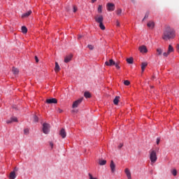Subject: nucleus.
I'll use <instances>...</instances> for the list:
<instances>
[{
	"instance_id": "f257e3e1",
	"label": "nucleus",
	"mask_w": 179,
	"mask_h": 179,
	"mask_svg": "<svg viewBox=\"0 0 179 179\" xmlns=\"http://www.w3.org/2000/svg\"><path fill=\"white\" fill-rule=\"evenodd\" d=\"M174 37H176V31L169 26H166L163 31L162 40L169 41V40H173Z\"/></svg>"
},
{
	"instance_id": "f03ea898",
	"label": "nucleus",
	"mask_w": 179,
	"mask_h": 179,
	"mask_svg": "<svg viewBox=\"0 0 179 179\" xmlns=\"http://www.w3.org/2000/svg\"><path fill=\"white\" fill-rule=\"evenodd\" d=\"M150 160L151 164L153 166L156 162H157V155L156 154V150H150Z\"/></svg>"
},
{
	"instance_id": "7ed1b4c3",
	"label": "nucleus",
	"mask_w": 179,
	"mask_h": 179,
	"mask_svg": "<svg viewBox=\"0 0 179 179\" xmlns=\"http://www.w3.org/2000/svg\"><path fill=\"white\" fill-rule=\"evenodd\" d=\"M50 128H51V126L48 123H43V134H48L50 132Z\"/></svg>"
},
{
	"instance_id": "20e7f679",
	"label": "nucleus",
	"mask_w": 179,
	"mask_h": 179,
	"mask_svg": "<svg viewBox=\"0 0 179 179\" xmlns=\"http://www.w3.org/2000/svg\"><path fill=\"white\" fill-rule=\"evenodd\" d=\"M83 101V98H80V99L75 101L73 103L72 108H77V107L79 106V105L80 104V103H82Z\"/></svg>"
},
{
	"instance_id": "39448f33",
	"label": "nucleus",
	"mask_w": 179,
	"mask_h": 179,
	"mask_svg": "<svg viewBox=\"0 0 179 179\" xmlns=\"http://www.w3.org/2000/svg\"><path fill=\"white\" fill-rule=\"evenodd\" d=\"M106 6L108 12H113L115 9V5H114L113 3H108Z\"/></svg>"
},
{
	"instance_id": "423d86ee",
	"label": "nucleus",
	"mask_w": 179,
	"mask_h": 179,
	"mask_svg": "<svg viewBox=\"0 0 179 179\" xmlns=\"http://www.w3.org/2000/svg\"><path fill=\"white\" fill-rule=\"evenodd\" d=\"M45 103H47V104H57V103H58V100H57L55 98H51L46 99Z\"/></svg>"
},
{
	"instance_id": "0eeeda50",
	"label": "nucleus",
	"mask_w": 179,
	"mask_h": 179,
	"mask_svg": "<svg viewBox=\"0 0 179 179\" xmlns=\"http://www.w3.org/2000/svg\"><path fill=\"white\" fill-rule=\"evenodd\" d=\"M94 20L96 23H103L104 18L103 17V15H96L94 17Z\"/></svg>"
},
{
	"instance_id": "6e6552de",
	"label": "nucleus",
	"mask_w": 179,
	"mask_h": 179,
	"mask_svg": "<svg viewBox=\"0 0 179 179\" xmlns=\"http://www.w3.org/2000/svg\"><path fill=\"white\" fill-rule=\"evenodd\" d=\"M114 64H115V62L113 60V59L105 62V65H106V66H114Z\"/></svg>"
},
{
	"instance_id": "1a4fd4ad",
	"label": "nucleus",
	"mask_w": 179,
	"mask_h": 179,
	"mask_svg": "<svg viewBox=\"0 0 179 179\" xmlns=\"http://www.w3.org/2000/svg\"><path fill=\"white\" fill-rule=\"evenodd\" d=\"M138 50L142 54H146L148 52V48L145 45L140 46Z\"/></svg>"
},
{
	"instance_id": "9d476101",
	"label": "nucleus",
	"mask_w": 179,
	"mask_h": 179,
	"mask_svg": "<svg viewBox=\"0 0 179 179\" xmlns=\"http://www.w3.org/2000/svg\"><path fill=\"white\" fill-rule=\"evenodd\" d=\"M59 135L63 139H64V138H66V131H65V129H62L60 130Z\"/></svg>"
},
{
	"instance_id": "9b49d317",
	"label": "nucleus",
	"mask_w": 179,
	"mask_h": 179,
	"mask_svg": "<svg viewBox=\"0 0 179 179\" xmlns=\"http://www.w3.org/2000/svg\"><path fill=\"white\" fill-rule=\"evenodd\" d=\"M110 167L111 173H115V164L114 163V161L112 160L110 162Z\"/></svg>"
},
{
	"instance_id": "f8f14e48",
	"label": "nucleus",
	"mask_w": 179,
	"mask_h": 179,
	"mask_svg": "<svg viewBox=\"0 0 179 179\" xmlns=\"http://www.w3.org/2000/svg\"><path fill=\"white\" fill-rule=\"evenodd\" d=\"M72 57H73L72 55H69L68 56H66L65 58H64V62L66 64H68V62H71V59H72Z\"/></svg>"
},
{
	"instance_id": "ddd939ff",
	"label": "nucleus",
	"mask_w": 179,
	"mask_h": 179,
	"mask_svg": "<svg viewBox=\"0 0 179 179\" xmlns=\"http://www.w3.org/2000/svg\"><path fill=\"white\" fill-rule=\"evenodd\" d=\"M7 124H12V122H17V117H13L10 120L6 121Z\"/></svg>"
},
{
	"instance_id": "4468645a",
	"label": "nucleus",
	"mask_w": 179,
	"mask_h": 179,
	"mask_svg": "<svg viewBox=\"0 0 179 179\" xmlns=\"http://www.w3.org/2000/svg\"><path fill=\"white\" fill-rule=\"evenodd\" d=\"M124 173H125L127 178H132L131 176V171H129V169L128 168L125 169Z\"/></svg>"
},
{
	"instance_id": "2eb2a0df",
	"label": "nucleus",
	"mask_w": 179,
	"mask_h": 179,
	"mask_svg": "<svg viewBox=\"0 0 179 179\" xmlns=\"http://www.w3.org/2000/svg\"><path fill=\"white\" fill-rule=\"evenodd\" d=\"M61 71V68L59 67V64H58V62H55V71L57 73Z\"/></svg>"
},
{
	"instance_id": "dca6fc26",
	"label": "nucleus",
	"mask_w": 179,
	"mask_h": 179,
	"mask_svg": "<svg viewBox=\"0 0 179 179\" xmlns=\"http://www.w3.org/2000/svg\"><path fill=\"white\" fill-rule=\"evenodd\" d=\"M31 15V10H29L27 13H24L22 15V17H29Z\"/></svg>"
},
{
	"instance_id": "f3484780",
	"label": "nucleus",
	"mask_w": 179,
	"mask_h": 179,
	"mask_svg": "<svg viewBox=\"0 0 179 179\" xmlns=\"http://www.w3.org/2000/svg\"><path fill=\"white\" fill-rule=\"evenodd\" d=\"M148 27H149L150 29H153V27H155V22L153 21H150L148 24H147Z\"/></svg>"
},
{
	"instance_id": "a211bd4d",
	"label": "nucleus",
	"mask_w": 179,
	"mask_h": 179,
	"mask_svg": "<svg viewBox=\"0 0 179 179\" xmlns=\"http://www.w3.org/2000/svg\"><path fill=\"white\" fill-rule=\"evenodd\" d=\"M9 178L10 179H15V178H16V173L15 171L10 172V175H9Z\"/></svg>"
},
{
	"instance_id": "6ab92c4d",
	"label": "nucleus",
	"mask_w": 179,
	"mask_h": 179,
	"mask_svg": "<svg viewBox=\"0 0 179 179\" xmlns=\"http://www.w3.org/2000/svg\"><path fill=\"white\" fill-rule=\"evenodd\" d=\"M119 102H120V96H115V98L114 99L113 103H114V104H115V106H117Z\"/></svg>"
},
{
	"instance_id": "aec40b11",
	"label": "nucleus",
	"mask_w": 179,
	"mask_h": 179,
	"mask_svg": "<svg viewBox=\"0 0 179 179\" xmlns=\"http://www.w3.org/2000/svg\"><path fill=\"white\" fill-rule=\"evenodd\" d=\"M169 54H171V52H174V48H173V45H169L168 48V51Z\"/></svg>"
},
{
	"instance_id": "412c9836",
	"label": "nucleus",
	"mask_w": 179,
	"mask_h": 179,
	"mask_svg": "<svg viewBox=\"0 0 179 179\" xmlns=\"http://www.w3.org/2000/svg\"><path fill=\"white\" fill-rule=\"evenodd\" d=\"M148 66V63L147 62H143L141 64V70H142V72H144L145 71V69Z\"/></svg>"
},
{
	"instance_id": "4be33fe9",
	"label": "nucleus",
	"mask_w": 179,
	"mask_h": 179,
	"mask_svg": "<svg viewBox=\"0 0 179 179\" xmlns=\"http://www.w3.org/2000/svg\"><path fill=\"white\" fill-rule=\"evenodd\" d=\"M163 54V49L159 48L157 49V55L159 57V55H162Z\"/></svg>"
},
{
	"instance_id": "5701e85b",
	"label": "nucleus",
	"mask_w": 179,
	"mask_h": 179,
	"mask_svg": "<svg viewBox=\"0 0 179 179\" xmlns=\"http://www.w3.org/2000/svg\"><path fill=\"white\" fill-rule=\"evenodd\" d=\"M107 164V161L106 160H104V159H99V164L100 166H105V164Z\"/></svg>"
},
{
	"instance_id": "b1692460",
	"label": "nucleus",
	"mask_w": 179,
	"mask_h": 179,
	"mask_svg": "<svg viewBox=\"0 0 179 179\" xmlns=\"http://www.w3.org/2000/svg\"><path fill=\"white\" fill-rule=\"evenodd\" d=\"M84 96L86 99H90L92 97V94H90V92H85Z\"/></svg>"
},
{
	"instance_id": "393cba45",
	"label": "nucleus",
	"mask_w": 179,
	"mask_h": 179,
	"mask_svg": "<svg viewBox=\"0 0 179 179\" xmlns=\"http://www.w3.org/2000/svg\"><path fill=\"white\" fill-rule=\"evenodd\" d=\"M12 72H13V75H17L19 73V69L13 67L12 69Z\"/></svg>"
},
{
	"instance_id": "a878e982",
	"label": "nucleus",
	"mask_w": 179,
	"mask_h": 179,
	"mask_svg": "<svg viewBox=\"0 0 179 179\" xmlns=\"http://www.w3.org/2000/svg\"><path fill=\"white\" fill-rule=\"evenodd\" d=\"M149 15H150V12L147 11L145 14V16L142 20V22H144L145 19H148V17H149Z\"/></svg>"
},
{
	"instance_id": "bb28decb",
	"label": "nucleus",
	"mask_w": 179,
	"mask_h": 179,
	"mask_svg": "<svg viewBox=\"0 0 179 179\" xmlns=\"http://www.w3.org/2000/svg\"><path fill=\"white\" fill-rule=\"evenodd\" d=\"M21 30L24 34H26V33H27V28L24 26L22 27Z\"/></svg>"
},
{
	"instance_id": "cd10ccee",
	"label": "nucleus",
	"mask_w": 179,
	"mask_h": 179,
	"mask_svg": "<svg viewBox=\"0 0 179 179\" xmlns=\"http://www.w3.org/2000/svg\"><path fill=\"white\" fill-rule=\"evenodd\" d=\"M127 64H134V58L130 57L127 59Z\"/></svg>"
},
{
	"instance_id": "c85d7f7f",
	"label": "nucleus",
	"mask_w": 179,
	"mask_h": 179,
	"mask_svg": "<svg viewBox=\"0 0 179 179\" xmlns=\"http://www.w3.org/2000/svg\"><path fill=\"white\" fill-rule=\"evenodd\" d=\"M99 27H100L101 30H106V27L104 26L103 22L99 23Z\"/></svg>"
},
{
	"instance_id": "c756f323",
	"label": "nucleus",
	"mask_w": 179,
	"mask_h": 179,
	"mask_svg": "<svg viewBox=\"0 0 179 179\" xmlns=\"http://www.w3.org/2000/svg\"><path fill=\"white\" fill-rule=\"evenodd\" d=\"M124 85H125V86H129V85H131V83L129 82V80H126L124 81Z\"/></svg>"
},
{
	"instance_id": "7c9ffc66",
	"label": "nucleus",
	"mask_w": 179,
	"mask_h": 179,
	"mask_svg": "<svg viewBox=\"0 0 179 179\" xmlns=\"http://www.w3.org/2000/svg\"><path fill=\"white\" fill-rule=\"evenodd\" d=\"M114 65H115L116 69H120V63L115 62V64H114Z\"/></svg>"
},
{
	"instance_id": "2f4dec72",
	"label": "nucleus",
	"mask_w": 179,
	"mask_h": 179,
	"mask_svg": "<svg viewBox=\"0 0 179 179\" xmlns=\"http://www.w3.org/2000/svg\"><path fill=\"white\" fill-rule=\"evenodd\" d=\"M169 55H170V53L169 52H165L163 53V56L165 57H167Z\"/></svg>"
},
{
	"instance_id": "473e14b6",
	"label": "nucleus",
	"mask_w": 179,
	"mask_h": 179,
	"mask_svg": "<svg viewBox=\"0 0 179 179\" xmlns=\"http://www.w3.org/2000/svg\"><path fill=\"white\" fill-rule=\"evenodd\" d=\"M172 174H173V176H174V177H176V176H177V170L176 169H173L172 171Z\"/></svg>"
},
{
	"instance_id": "72a5a7b5",
	"label": "nucleus",
	"mask_w": 179,
	"mask_h": 179,
	"mask_svg": "<svg viewBox=\"0 0 179 179\" xmlns=\"http://www.w3.org/2000/svg\"><path fill=\"white\" fill-rule=\"evenodd\" d=\"M102 6H99V7H98V13H101V12H102Z\"/></svg>"
},
{
	"instance_id": "f704fd0d",
	"label": "nucleus",
	"mask_w": 179,
	"mask_h": 179,
	"mask_svg": "<svg viewBox=\"0 0 179 179\" xmlns=\"http://www.w3.org/2000/svg\"><path fill=\"white\" fill-rule=\"evenodd\" d=\"M122 13V10L121 8L117 9V15H121Z\"/></svg>"
},
{
	"instance_id": "c9c22d12",
	"label": "nucleus",
	"mask_w": 179,
	"mask_h": 179,
	"mask_svg": "<svg viewBox=\"0 0 179 179\" xmlns=\"http://www.w3.org/2000/svg\"><path fill=\"white\" fill-rule=\"evenodd\" d=\"M87 48H89V50H94V46L92 45H88Z\"/></svg>"
},
{
	"instance_id": "e433bc0d",
	"label": "nucleus",
	"mask_w": 179,
	"mask_h": 179,
	"mask_svg": "<svg viewBox=\"0 0 179 179\" xmlns=\"http://www.w3.org/2000/svg\"><path fill=\"white\" fill-rule=\"evenodd\" d=\"M24 135H29V129H25L24 130Z\"/></svg>"
},
{
	"instance_id": "4c0bfd02",
	"label": "nucleus",
	"mask_w": 179,
	"mask_h": 179,
	"mask_svg": "<svg viewBox=\"0 0 179 179\" xmlns=\"http://www.w3.org/2000/svg\"><path fill=\"white\" fill-rule=\"evenodd\" d=\"M57 111L59 114H61V113H64V110L59 108H57Z\"/></svg>"
},
{
	"instance_id": "58836bf2",
	"label": "nucleus",
	"mask_w": 179,
	"mask_h": 179,
	"mask_svg": "<svg viewBox=\"0 0 179 179\" xmlns=\"http://www.w3.org/2000/svg\"><path fill=\"white\" fill-rule=\"evenodd\" d=\"M34 122H38V117L37 116H34Z\"/></svg>"
},
{
	"instance_id": "ea45409f",
	"label": "nucleus",
	"mask_w": 179,
	"mask_h": 179,
	"mask_svg": "<svg viewBox=\"0 0 179 179\" xmlns=\"http://www.w3.org/2000/svg\"><path fill=\"white\" fill-rule=\"evenodd\" d=\"M116 26H117V27H120V21L116 20Z\"/></svg>"
},
{
	"instance_id": "a19ab883",
	"label": "nucleus",
	"mask_w": 179,
	"mask_h": 179,
	"mask_svg": "<svg viewBox=\"0 0 179 179\" xmlns=\"http://www.w3.org/2000/svg\"><path fill=\"white\" fill-rule=\"evenodd\" d=\"M90 179H97V178H93V176H92L90 173H89Z\"/></svg>"
},
{
	"instance_id": "79ce46f5",
	"label": "nucleus",
	"mask_w": 179,
	"mask_h": 179,
	"mask_svg": "<svg viewBox=\"0 0 179 179\" xmlns=\"http://www.w3.org/2000/svg\"><path fill=\"white\" fill-rule=\"evenodd\" d=\"M157 145H159L160 143V138H157Z\"/></svg>"
},
{
	"instance_id": "37998d69",
	"label": "nucleus",
	"mask_w": 179,
	"mask_h": 179,
	"mask_svg": "<svg viewBox=\"0 0 179 179\" xmlns=\"http://www.w3.org/2000/svg\"><path fill=\"white\" fill-rule=\"evenodd\" d=\"M35 60H36V63L38 64V57H37V56H35Z\"/></svg>"
},
{
	"instance_id": "c03bdc74",
	"label": "nucleus",
	"mask_w": 179,
	"mask_h": 179,
	"mask_svg": "<svg viewBox=\"0 0 179 179\" xmlns=\"http://www.w3.org/2000/svg\"><path fill=\"white\" fill-rule=\"evenodd\" d=\"M78 10V8L76 6H73V12L74 13Z\"/></svg>"
},
{
	"instance_id": "a18cd8bd",
	"label": "nucleus",
	"mask_w": 179,
	"mask_h": 179,
	"mask_svg": "<svg viewBox=\"0 0 179 179\" xmlns=\"http://www.w3.org/2000/svg\"><path fill=\"white\" fill-rule=\"evenodd\" d=\"M176 50H177L178 52H179V45L178 44L176 45Z\"/></svg>"
},
{
	"instance_id": "49530a36",
	"label": "nucleus",
	"mask_w": 179,
	"mask_h": 179,
	"mask_svg": "<svg viewBox=\"0 0 179 179\" xmlns=\"http://www.w3.org/2000/svg\"><path fill=\"white\" fill-rule=\"evenodd\" d=\"M122 146H124L123 144H120L119 146H118V148H119V149H121V148H122Z\"/></svg>"
},
{
	"instance_id": "de8ad7c7",
	"label": "nucleus",
	"mask_w": 179,
	"mask_h": 179,
	"mask_svg": "<svg viewBox=\"0 0 179 179\" xmlns=\"http://www.w3.org/2000/svg\"><path fill=\"white\" fill-rule=\"evenodd\" d=\"M83 36L82 35H78V39L80 40V38H82Z\"/></svg>"
},
{
	"instance_id": "09e8293b",
	"label": "nucleus",
	"mask_w": 179,
	"mask_h": 179,
	"mask_svg": "<svg viewBox=\"0 0 179 179\" xmlns=\"http://www.w3.org/2000/svg\"><path fill=\"white\" fill-rule=\"evenodd\" d=\"M50 146H51V148H52H52H54V143H50Z\"/></svg>"
},
{
	"instance_id": "8fccbe9b",
	"label": "nucleus",
	"mask_w": 179,
	"mask_h": 179,
	"mask_svg": "<svg viewBox=\"0 0 179 179\" xmlns=\"http://www.w3.org/2000/svg\"><path fill=\"white\" fill-rule=\"evenodd\" d=\"M96 1H97V0H92V3H94V2H96Z\"/></svg>"
},
{
	"instance_id": "3c124183",
	"label": "nucleus",
	"mask_w": 179,
	"mask_h": 179,
	"mask_svg": "<svg viewBox=\"0 0 179 179\" xmlns=\"http://www.w3.org/2000/svg\"><path fill=\"white\" fill-rule=\"evenodd\" d=\"M17 170H18V169L16 167L14 169V171H17Z\"/></svg>"
},
{
	"instance_id": "603ef678",
	"label": "nucleus",
	"mask_w": 179,
	"mask_h": 179,
	"mask_svg": "<svg viewBox=\"0 0 179 179\" xmlns=\"http://www.w3.org/2000/svg\"><path fill=\"white\" fill-rule=\"evenodd\" d=\"M131 2L134 3V2H135V0H131Z\"/></svg>"
},
{
	"instance_id": "864d4df0",
	"label": "nucleus",
	"mask_w": 179,
	"mask_h": 179,
	"mask_svg": "<svg viewBox=\"0 0 179 179\" xmlns=\"http://www.w3.org/2000/svg\"><path fill=\"white\" fill-rule=\"evenodd\" d=\"M128 179H131V178H128Z\"/></svg>"
}]
</instances>
